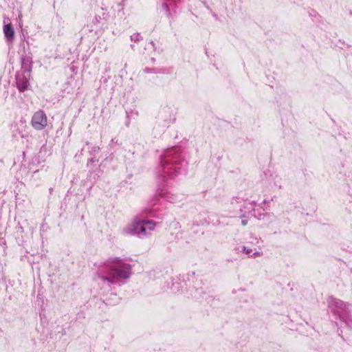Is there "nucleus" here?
Instances as JSON below:
<instances>
[{
	"label": "nucleus",
	"instance_id": "2",
	"mask_svg": "<svg viewBox=\"0 0 352 352\" xmlns=\"http://www.w3.org/2000/svg\"><path fill=\"white\" fill-rule=\"evenodd\" d=\"M124 235L138 236L142 237L146 235V228L144 226L143 220L134 219L122 230Z\"/></svg>",
	"mask_w": 352,
	"mask_h": 352
},
{
	"label": "nucleus",
	"instance_id": "5",
	"mask_svg": "<svg viewBox=\"0 0 352 352\" xmlns=\"http://www.w3.org/2000/svg\"><path fill=\"white\" fill-rule=\"evenodd\" d=\"M30 71L25 70L17 74L16 76V84L19 91L23 92L30 87Z\"/></svg>",
	"mask_w": 352,
	"mask_h": 352
},
{
	"label": "nucleus",
	"instance_id": "6",
	"mask_svg": "<svg viewBox=\"0 0 352 352\" xmlns=\"http://www.w3.org/2000/svg\"><path fill=\"white\" fill-rule=\"evenodd\" d=\"M259 243L258 239L256 237H252V240L250 242L251 245H243L242 247V251L251 258H256L263 255V252L261 250H257L256 246Z\"/></svg>",
	"mask_w": 352,
	"mask_h": 352
},
{
	"label": "nucleus",
	"instance_id": "10",
	"mask_svg": "<svg viewBox=\"0 0 352 352\" xmlns=\"http://www.w3.org/2000/svg\"><path fill=\"white\" fill-rule=\"evenodd\" d=\"M242 223H243V225H246L247 222L243 220Z\"/></svg>",
	"mask_w": 352,
	"mask_h": 352
},
{
	"label": "nucleus",
	"instance_id": "1",
	"mask_svg": "<svg viewBox=\"0 0 352 352\" xmlns=\"http://www.w3.org/2000/svg\"><path fill=\"white\" fill-rule=\"evenodd\" d=\"M131 274V265L120 260H116L109 266V271L106 274H99L98 278L108 284H118L122 280L127 279Z\"/></svg>",
	"mask_w": 352,
	"mask_h": 352
},
{
	"label": "nucleus",
	"instance_id": "8",
	"mask_svg": "<svg viewBox=\"0 0 352 352\" xmlns=\"http://www.w3.org/2000/svg\"><path fill=\"white\" fill-rule=\"evenodd\" d=\"M144 226L146 228V231H153L155 228V223L153 221H144Z\"/></svg>",
	"mask_w": 352,
	"mask_h": 352
},
{
	"label": "nucleus",
	"instance_id": "7",
	"mask_svg": "<svg viewBox=\"0 0 352 352\" xmlns=\"http://www.w3.org/2000/svg\"><path fill=\"white\" fill-rule=\"evenodd\" d=\"M3 30L6 40L9 42L12 41L14 36V31L11 23L5 24Z\"/></svg>",
	"mask_w": 352,
	"mask_h": 352
},
{
	"label": "nucleus",
	"instance_id": "11",
	"mask_svg": "<svg viewBox=\"0 0 352 352\" xmlns=\"http://www.w3.org/2000/svg\"><path fill=\"white\" fill-rule=\"evenodd\" d=\"M21 136L22 138H23V137H24V135H23V133H21Z\"/></svg>",
	"mask_w": 352,
	"mask_h": 352
},
{
	"label": "nucleus",
	"instance_id": "4",
	"mask_svg": "<svg viewBox=\"0 0 352 352\" xmlns=\"http://www.w3.org/2000/svg\"><path fill=\"white\" fill-rule=\"evenodd\" d=\"M31 124L37 131L44 129L47 124V118L45 113L41 110L35 112L32 117Z\"/></svg>",
	"mask_w": 352,
	"mask_h": 352
},
{
	"label": "nucleus",
	"instance_id": "9",
	"mask_svg": "<svg viewBox=\"0 0 352 352\" xmlns=\"http://www.w3.org/2000/svg\"><path fill=\"white\" fill-rule=\"evenodd\" d=\"M245 208H248V211L245 212V214H243V217L248 216L250 214L252 210L253 209V207L250 203H248Z\"/></svg>",
	"mask_w": 352,
	"mask_h": 352
},
{
	"label": "nucleus",
	"instance_id": "3",
	"mask_svg": "<svg viewBox=\"0 0 352 352\" xmlns=\"http://www.w3.org/2000/svg\"><path fill=\"white\" fill-rule=\"evenodd\" d=\"M329 307L331 311L337 314L341 320H346L348 318V306L343 301L332 298L329 302Z\"/></svg>",
	"mask_w": 352,
	"mask_h": 352
}]
</instances>
